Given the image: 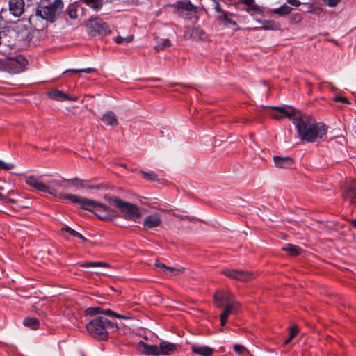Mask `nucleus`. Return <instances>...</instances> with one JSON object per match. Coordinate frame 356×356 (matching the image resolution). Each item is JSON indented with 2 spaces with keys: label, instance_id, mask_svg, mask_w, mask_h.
<instances>
[{
  "label": "nucleus",
  "instance_id": "obj_1",
  "mask_svg": "<svg viewBox=\"0 0 356 356\" xmlns=\"http://www.w3.org/2000/svg\"><path fill=\"white\" fill-rule=\"evenodd\" d=\"M25 182L28 186L38 191L47 193L54 197L68 200L74 204H79L81 209L93 213L101 220L112 221L118 216L115 210L97 201L80 197L77 195L65 194L58 192L56 188L65 187L66 186L64 184L65 179L62 181L52 179L45 184L40 178L35 176H28L26 177Z\"/></svg>",
  "mask_w": 356,
  "mask_h": 356
},
{
  "label": "nucleus",
  "instance_id": "obj_2",
  "mask_svg": "<svg viewBox=\"0 0 356 356\" xmlns=\"http://www.w3.org/2000/svg\"><path fill=\"white\" fill-rule=\"evenodd\" d=\"M293 123L302 140L314 143L321 139L327 133V127L323 123H318L314 118L304 115L296 117Z\"/></svg>",
  "mask_w": 356,
  "mask_h": 356
},
{
  "label": "nucleus",
  "instance_id": "obj_3",
  "mask_svg": "<svg viewBox=\"0 0 356 356\" xmlns=\"http://www.w3.org/2000/svg\"><path fill=\"white\" fill-rule=\"evenodd\" d=\"M116 323L104 316H98L90 321L86 325V330L90 335L99 341H107L111 332L117 331Z\"/></svg>",
  "mask_w": 356,
  "mask_h": 356
},
{
  "label": "nucleus",
  "instance_id": "obj_4",
  "mask_svg": "<svg viewBox=\"0 0 356 356\" xmlns=\"http://www.w3.org/2000/svg\"><path fill=\"white\" fill-rule=\"evenodd\" d=\"M104 198L111 205L119 209L126 219L135 220L141 216L138 207L134 204L123 201L120 198L111 195H105Z\"/></svg>",
  "mask_w": 356,
  "mask_h": 356
},
{
  "label": "nucleus",
  "instance_id": "obj_5",
  "mask_svg": "<svg viewBox=\"0 0 356 356\" xmlns=\"http://www.w3.org/2000/svg\"><path fill=\"white\" fill-rule=\"evenodd\" d=\"M64 3L62 0H54L52 3L47 6H40L36 10L35 14L42 19H46L50 22H55L56 17L63 10Z\"/></svg>",
  "mask_w": 356,
  "mask_h": 356
},
{
  "label": "nucleus",
  "instance_id": "obj_6",
  "mask_svg": "<svg viewBox=\"0 0 356 356\" xmlns=\"http://www.w3.org/2000/svg\"><path fill=\"white\" fill-rule=\"evenodd\" d=\"M343 199L350 204L356 206V180H347L341 187Z\"/></svg>",
  "mask_w": 356,
  "mask_h": 356
},
{
  "label": "nucleus",
  "instance_id": "obj_7",
  "mask_svg": "<svg viewBox=\"0 0 356 356\" xmlns=\"http://www.w3.org/2000/svg\"><path fill=\"white\" fill-rule=\"evenodd\" d=\"M221 273L226 277L241 282H247L253 279L252 273L241 269L224 268L221 270Z\"/></svg>",
  "mask_w": 356,
  "mask_h": 356
},
{
  "label": "nucleus",
  "instance_id": "obj_8",
  "mask_svg": "<svg viewBox=\"0 0 356 356\" xmlns=\"http://www.w3.org/2000/svg\"><path fill=\"white\" fill-rule=\"evenodd\" d=\"M87 26L90 29V31L95 34L107 35L111 32L110 28L107 24L99 17L91 19L88 22Z\"/></svg>",
  "mask_w": 356,
  "mask_h": 356
},
{
  "label": "nucleus",
  "instance_id": "obj_9",
  "mask_svg": "<svg viewBox=\"0 0 356 356\" xmlns=\"http://www.w3.org/2000/svg\"><path fill=\"white\" fill-rule=\"evenodd\" d=\"M271 108L279 112L278 114L272 115V118L274 119L280 120L281 118H288L293 120V119L297 117L295 109L291 106H272Z\"/></svg>",
  "mask_w": 356,
  "mask_h": 356
},
{
  "label": "nucleus",
  "instance_id": "obj_10",
  "mask_svg": "<svg viewBox=\"0 0 356 356\" xmlns=\"http://www.w3.org/2000/svg\"><path fill=\"white\" fill-rule=\"evenodd\" d=\"M205 35V32L199 26H187L184 31V38L186 40H202Z\"/></svg>",
  "mask_w": 356,
  "mask_h": 356
},
{
  "label": "nucleus",
  "instance_id": "obj_11",
  "mask_svg": "<svg viewBox=\"0 0 356 356\" xmlns=\"http://www.w3.org/2000/svg\"><path fill=\"white\" fill-rule=\"evenodd\" d=\"M225 308L220 314V324L225 326L229 315L236 314L241 307L238 302H232L231 303L225 305Z\"/></svg>",
  "mask_w": 356,
  "mask_h": 356
},
{
  "label": "nucleus",
  "instance_id": "obj_12",
  "mask_svg": "<svg viewBox=\"0 0 356 356\" xmlns=\"http://www.w3.org/2000/svg\"><path fill=\"white\" fill-rule=\"evenodd\" d=\"M214 302L217 307H221L222 305L236 302L234 300V295L229 291H217L213 296Z\"/></svg>",
  "mask_w": 356,
  "mask_h": 356
},
{
  "label": "nucleus",
  "instance_id": "obj_13",
  "mask_svg": "<svg viewBox=\"0 0 356 356\" xmlns=\"http://www.w3.org/2000/svg\"><path fill=\"white\" fill-rule=\"evenodd\" d=\"M10 13L15 17H20L24 12L25 3L24 0H9Z\"/></svg>",
  "mask_w": 356,
  "mask_h": 356
},
{
  "label": "nucleus",
  "instance_id": "obj_14",
  "mask_svg": "<svg viewBox=\"0 0 356 356\" xmlns=\"http://www.w3.org/2000/svg\"><path fill=\"white\" fill-rule=\"evenodd\" d=\"M49 97L56 101H73L76 102L78 99L76 96H71L65 94L63 92L57 89L52 90L47 93Z\"/></svg>",
  "mask_w": 356,
  "mask_h": 356
},
{
  "label": "nucleus",
  "instance_id": "obj_15",
  "mask_svg": "<svg viewBox=\"0 0 356 356\" xmlns=\"http://www.w3.org/2000/svg\"><path fill=\"white\" fill-rule=\"evenodd\" d=\"M162 220L159 214L154 213L147 216L143 221L144 229H148L159 227L161 225Z\"/></svg>",
  "mask_w": 356,
  "mask_h": 356
},
{
  "label": "nucleus",
  "instance_id": "obj_16",
  "mask_svg": "<svg viewBox=\"0 0 356 356\" xmlns=\"http://www.w3.org/2000/svg\"><path fill=\"white\" fill-rule=\"evenodd\" d=\"M177 344L163 341L159 343V355H172L177 350Z\"/></svg>",
  "mask_w": 356,
  "mask_h": 356
},
{
  "label": "nucleus",
  "instance_id": "obj_17",
  "mask_svg": "<svg viewBox=\"0 0 356 356\" xmlns=\"http://www.w3.org/2000/svg\"><path fill=\"white\" fill-rule=\"evenodd\" d=\"M275 165L279 168H287L294 163V159L290 156H274L273 157Z\"/></svg>",
  "mask_w": 356,
  "mask_h": 356
},
{
  "label": "nucleus",
  "instance_id": "obj_18",
  "mask_svg": "<svg viewBox=\"0 0 356 356\" xmlns=\"http://www.w3.org/2000/svg\"><path fill=\"white\" fill-rule=\"evenodd\" d=\"M191 351L202 356H211L214 352L213 348L207 346H200L193 345L191 347Z\"/></svg>",
  "mask_w": 356,
  "mask_h": 356
},
{
  "label": "nucleus",
  "instance_id": "obj_19",
  "mask_svg": "<svg viewBox=\"0 0 356 356\" xmlns=\"http://www.w3.org/2000/svg\"><path fill=\"white\" fill-rule=\"evenodd\" d=\"M140 347L143 348V352L147 355L159 356V347L156 345H148L143 341L139 343Z\"/></svg>",
  "mask_w": 356,
  "mask_h": 356
},
{
  "label": "nucleus",
  "instance_id": "obj_20",
  "mask_svg": "<svg viewBox=\"0 0 356 356\" xmlns=\"http://www.w3.org/2000/svg\"><path fill=\"white\" fill-rule=\"evenodd\" d=\"M102 121L107 125L116 126L118 124V118L113 111H108L101 118Z\"/></svg>",
  "mask_w": 356,
  "mask_h": 356
},
{
  "label": "nucleus",
  "instance_id": "obj_21",
  "mask_svg": "<svg viewBox=\"0 0 356 356\" xmlns=\"http://www.w3.org/2000/svg\"><path fill=\"white\" fill-rule=\"evenodd\" d=\"M16 63L18 66V70H24V67L28 64V60L22 56H17L15 58H10V65Z\"/></svg>",
  "mask_w": 356,
  "mask_h": 356
},
{
  "label": "nucleus",
  "instance_id": "obj_22",
  "mask_svg": "<svg viewBox=\"0 0 356 356\" xmlns=\"http://www.w3.org/2000/svg\"><path fill=\"white\" fill-rule=\"evenodd\" d=\"M96 12L99 11L103 6L102 0H79Z\"/></svg>",
  "mask_w": 356,
  "mask_h": 356
},
{
  "label": "nucleus",
  "instance_id": "obj_23",
  "mask_svg": "<svg viewBox=\"0 0 356 356\" xmlns=\"http://www.w3.org/2000/svg\"><path fill=\"white\" fill-rule=\"evenodd\" d=\"M24 326L29 327L32 330H38L40 326V323L38 318L35 317H27L23 321Z\"/></svg>",
  "mask_w": 356,
  "mask_h": 356
},
{
  "label": "nucleus",
  "instance_id": "obj_24",
  "mask_svg": "<svg viewBox=\"0 0 356 356\" xmlns=\"http://www.w3.org/2000/svg\"><path fill=\"white\" fill-rule=\"evenodd\" d=\"M229 16H234V14L229 13V12H225L222 15H219L218 17V19H219L220 21L223 22V24L225 26H229V25L236 26V22L229 19Z\"/></svg>",
  "mask_w": 356,
  "mask_h": 356
},
{
  "label": "nucleus",
  "instance_id": "obj_25",
  "mask_svg": "<svg viewBox=\"0 0 356 356\" xmlns=\"http://www.w3.org/2000/svg\"><path fill=\"white\" fill-rule=\"evenodd\" d=\"M85 181V180L80 179L79 178H74L65 180V182H71L74 186H77L78 184H80L81 187H86V186L83 184ZM86 188L88 189H99L101 186L99 185H89L87 186Z\"/></svg>",
  "mask_w": 356,
  "mask_h": 356
},
{
  "label": "nucleus",
  "instance_id": "obj_26",
  "mask_svg": "<svg viewBox=\"0 0 356 356\" xmlns=\"http://www.w3.org/2000/svg\"><path fill=\"white\" fill-rule=\"evenodd\" d=\"M282 250L283 251L287 252L291 256H296L298 255L300 253L301 249L293 244L288 243L286 245H284Z\"/></svg>",
  "mask_w": 356,
  "mask_h": 356
},
{
  "label": "nucleus",
  "instance_id": "obj_27",
  "mask_svg": "<svg viewBox=\"0 0 356 356\" xmlns=\"http://www.w3.org/2000/svg\"><path fill=\"white\" fill-rule=\"evenodd\" d=\"M80 266L84 268L90 267H108L109 264L102 261H85L79 264Z\"/></svg>",
  "mask_w": 356,
  "mask_h": 356
},
{
  "label": "nucleus",
  "instance_id": "obj_28",
  "mask_svg": "<svg viewBox=\"0 0 356 356\" xmlns=\"http://www.w3.org/2000/svg\"><path fill=\"white\" fill-rule=\"evenodd\" d=\"M262 28L265 30H279L280 26L273 20H268L262 23Z\"/></svg>",
  "mask_w": 356,
  "mask_h": 356
},
{
  "label": "nucleus",
  "instance_id": "obj_29",
  "mask_svg": "<svg viewBox=\"0 0 356 356\" xmlns=\"http://www.w3.org/2000/svg\"><path fill=\"white\" fill-rule=\"evenodd\" d=\"M143 178L150 181H159L158 176L154 172L140 171Z\"/></svg>",
  "mask_w": 356,
  "mask_h": 356
},
{
  "label": "nucleus",
  "instance_id": "obj_30",
  "mask_svg": "<svg viewBox=\"0 0 356 356\" xmlns=\"http://www.w3.org/2000/svg\"><path fill=\"white\" fill-rule=\"evenodd\" d=\"M292 10V8L286 6V5H282L280 8L275 9L274 10V13L278 14L281 16L286 15L289 14Z\"/></svg>",
  "mask_w": 356,
  "mask_h": 356
},
{
  "label": "nucleus",
  "instance_id": "obj_31",
  "mask_svg": "<svg viewBox=\"0 0 356 356\" xmlns=\"http://www.w3.org/2000/svg\"><path fill=\"white\" fill-rule=\"evenodd\" d=\"M103 308L101 307H91L86 310L87 315L95 316L99 314H103Z\"/></svg>",
  "mask_w": 356,
  "mask_h": 356
},
{
  "label": "nucleus",
  "instance_id": "obj_32",
  "mask_svg": "<svg viewBox=\"0 0 356 356\" xmlns=\"http://www.w3.org/2000/svg\"><path fill=\"white\" fill-rule=\"evenodd\" d=\"M14 193L13 191H10L6 195H4L0 193V201L1 202H8L13 204H15L17 202L16 200L11 198L10 195Z\"/></svg>",
  "mask_w": 356,
  "mask_h": 356
},
{
  "label": "nucleus",
  "instance_id": "obj_33",
  "mask_svg": "<svg viewBox=\"0 0 356 356\" xmlns=\"http://www.w3.org/2000/svg\"><path fill=\"white\" fill-rule=\"evenodd\" d=\"M298 333V329L296 327H291L290 328V332H289V336L288 337L287 339H286L284 342H283V344L284 345H286L288 344L289 343L291 342V341L295 337V336Z\"/></svg>",
  "mask_w": 356,
  "mask_h": 356
},
{
  "label": "nucleus",
  "instance_id": "obj_34",
  "mask_svg": "<svg viewBox=\"0 0 356 356\" xmlns=\"http://www.w3.org/2000/svg\"><path fill=\"white\" fill-rule=\"evenodd\" d=\"M171 46V42L169 39H162L160 44L155 47L157 51L163 50L166 47Z\"/></svg>",
  "mask_w": 356,
  "mask_h": 356
},
{
  "label": "nucleus",
  "instance_id": "obj_35",
  "mask_svg": "<svg viewBox=\"0 0 356 356\" xmlns=\"http://www.w3.org/2000/svg\"><path fill=\"white\" fill-rule=\"evenodd\" d=\"M103 314H105L106 316H108L111 318H113V317H115L118 318H127L126 316L119 314L110 309H104Z\"/></svg>",
  "mask_w": 356,
  "mask_h": 356
},
{
  "label": "nucleus",
  "instance_id": "obj_36",
  "mask_svg": "<svg viewBox=\"0 0 356 356\" xmlns=\"http://www.w3.org/2000/svg\"><path fill=\"white\" fill-rule=\"evenodd\" d=\"M165 273L170 275H177L183 272V270L179 268H175L173 267L168 266L165 270Z\"/></svg>",
  "mask_w": 356,
  "mask_h": 356
},
{
  "label": "nucleus",
  "instance_id": "obj_37",
  "mask_svg": "<svg viewBox=\"0 0 356 356\" xmlns=\"http://www.w3.org/2000/svg\"><path fill=\"white\" fill-rule=\"evenodd\" d=\"M96 70L95 68L88 67V68H84V69H72L66 70L65 72H71L74 73H79V72H85V73H92L95 72Z\"/></svg>",
  "mask_w": 356,
  "mask_h": 356
},
{
  "label": "nucleus",
  "instance_id": "obj_38",
  "mask_svg": "<svg viewBox=\"0 0 356 356\" xmlns=\"http://www.w3.org/2000/svg\"><path fill=\"white\" fill-rule=\"evenodd\" d=\"M247 6L246 11L249 13H256L260 12L259 6L255 3V1L254 3H252V4H250V6Z\"/></svg>",
  "mask_w": 356,
  "mask_h": 356
},
{
  "label": "nucleus",
  "instance_id": "obj_39",
  "mask_svg": "<svg viewBox=\"0 0 356 356\" xmlns=\"http://www.w3.org/2000/svg\"><path fill=\"white\" fill-rule=\"evenodd\" d=\"M133 38H134L133 36H129V37H127V38H123V37H121V36H118V37H116L114 39V41L117 44H122L123 42L129 43V42H131L133 40Z\"/></svg>",
  "mask_w": 356,
  "mask_h": 356
},
{
  "label": "nucleus",
  "instance_id": "obj_40",
  "mask_svg": "<svg viewBox=\"0 0 356 356\" xmlns=\"http://www.w3.org/2000/svg\"><path fill=\"white\" fill-rule=\"evenodd\" d=\"M178 3L179 4V8L187 11H191L194 8L193 5L189 1L184 3L179 1Z\"/></svg>",
  "mask_w": 356,
  "mask_h": 356
},
{
  "label": "nucleus",
  "instance_id": "obj_41",
  "mask_svg": "<svg viewBox=\"0 0 356 356\" xmlns=\"http://www.w3.org/2000/svg\"><path fill=\"white\" fill-rule=\"evenodd\" d=\"M68 17L72 19H75L77 18V10L73 6L71 8H68L67 10Z\"/></svg>",
  "mask_w": 356,
  "mask_h": 356
},
{
  "label": "nucleus",
  "instance_id": "obj_42",
  "mask_svg": "<svg viewBox=\"0 0 356 356\" xmlns=\"http://www.w3.org/2000/svg\"><path fill=\"white\" fill-rule=\"evenodd\" d=\"M6 67L9 69L10 72L12 73H19L22 70H18V66L16 63H13V65H10V58L6 63Z\"/></svg>",
  "mask_w": 356,
  "mask_h": 356
},
{
  "label": "nucleus",
  "instance_id": "obj_43",
  "mask_svg": "<svg viewBox=\"0 0 356 356\" xmlns=\"http://www.w3.org/2000/svg\"><path fill=\"white\" fill-rule=\"evenodd\" d=\"M15 165L13 163H6L4 161L0 160V169L10 170L14 168Z\"/></svg>",
  "mask_w": 356,
  "mask_h": 356
},
{
  "label": "nucleus",
  "instance_id": "obj_44",
  "mask_svg": "<svg viewBox=\"0 0 356 356\" xmlns=\"http://www.w3.org/2000/svg\"><path fill=\"white\" fill-rule=\"evenodd\" d=\"M234 350L236 353L238 354H243L247 351L246 348L240 344L234 345Z\"/></svg>",
  "mask_w": 356,
  "mask_h": 356
},
{
  "label": "nucleus",
  "instance_id": "obj_45",
  "mask_svg": "<svg viewBox=\"0 0 356 356\" xmlns=\"http://www.w3.org/2000/svg\"><path fill=\"white\" fill-rule=\"evenodd\" d=\"M214 3H215L214 10L216 13H219V15H222L226 12L225 10H224L221 8L219 2L215 1Z\"/></svg>",
  "mask_w": 356,
  "mask_h": 356
},
{
  "label": "nucleus",
  "instance_id": "obj_46",
  "mask_svg": "<svg viewBox=\"0 0 356 356\" xmlns=\"http://www.w3.org/2000/svg\"><path fill=\"white\" fill-rule=\"evenodd\" d=\"M62 231H65L67 233H69L70 235L73 236H75L77 235L78 234V232H76V230L72 229L71 227H63L61 229Z\"/></svg>",
  "mask_w": 356,
  "mask_h": 356
},
{
  "label": "nucleus",
  "instance_id": "obj_47",
  "mask_svg": "<svg viewBox=\"0 0 356 356\" xmlns=\"http://www.w3.org/2000/svg\"><path fill=\"white\" fill-rule=\"evenodd\" d=\"M323 1L328 6L334 7L340 2V0H323Z\"/></svg>",
  "mask_w": 356,
  "mask_h": 356
},
{
  "label": "nucleus",
  "instance_id": "obj_48",
  "mask_svg": "<svg viewBox=\"0 0 356 356\" xmlns=\"http://www.w3.org/2000/svg\"><path fill=\"white\" fill-rule=\"evenodd\" d=\"M334 101L337 102L344 103V104H348L349 103L348 99L346 97H342V96H336L334 97Z\"/></svg>",
  "mask_w": 356,
  "mask_h": 356
},
{
  "label": "nucleus",
  "instance_id": "obj_49",
  "mask_svg": "<svg viewBox=\"0 0 356 356\" xmlns=\"http://www.w3.org/2000/svg\"><path fill=\"white\" fill-rule=\"evenodd\" d=\"M287 3L295 7H298L301 4L298 0H287Z\"/></svg>",
  "mask_w": 356,
  "mask_h": 356
},
{
  "label": "nucleus",
  "instance_id": "obj_50",
  "mask_svg": "<svg viewBox=\"0 0 356 356\" xmlns=\"http://www.w3.org/2000/svg\"><path fill=\"white\" fill-rule=\"evenodd\" d=\"M155 266L159 267V268H161V269H163V270L165 272V270H166L167 268V266H165V264L161 263L159 260H156L155 261Z\"/></svg>",
  "mask_w": 356,
  "mask_h": 356
},
{
  "label": "nucleus",
  "instance_id": "obj_51",
  "mask_svg": "<svg viewBox=\"0 0 356 356\" xmlns=\"http://www.w3.org/2000/svg\"><path fill=\"white\" fill-rule=\"evenodd\" d=\"M254 2V0H240V3L245 5V6H250V4H252V3Z\"/></svg>",
  "mask_w": 356,
  "mask_h": 356
},
{
  "label": "nucleus",
  "instance_id": "obj_52",
  "mask_svg": "<svg viewBox=\"0 0 356 356\" xmlns=\"http://www.w3.org/2000/svg\"><path fill=\"white\" fill-rule=\"evenodd\" d=\"M76 237L80 238L81 240H82L83 241L86 242L87 241V238L86 237H84L81 233L78 232L77 235L76 236Z\"/></svg>",
  "mask_w": 356,
  "mask_h": 356
},
{
  "label": "nucleus",
  "instance_id": "obj_53",
  "mask_svg": "<svg viewBox=\"0 0 356 356\" xmlns=\"http://www.w3.org/2000/svg\"><path fill=\"white\" fill-rule=\"evenodd\" d=\"M352 225L356 229V218L352 220Z\"/></svg>",
  "mask_w": 356,
  "mask_h": 356
},
{
  "label": "nucleus",
  "instance_id": "obj_54",
  "mask_svg": "<svg viewBox=\"0 0 356 356\" xmlns=\"http://www.w3.org/2000/svg\"><path fill=\"white\" fill-rule=\"evenodd\" d=\"M297 17L298 18V19H300L301 17L299 14L297 15Z\"/></svg>",
  "mask_w": 356,
  "mask_h": 356
},
{
  "label": "nucleus",
  "instance_id": "obj_55",
  "mask_svg": "<svg viewBox=\"0 0 356 356\" xmlns=\"http://www.w3.org/2000/svg\"><path fill=\"white\" fill-rule=\"evenodd\" d=\"M2 189H3V188H2V187H0V190H2Z\"/></svg>",
  "mask_w": 356,
  "mask_h": 356
}]
</instances>
